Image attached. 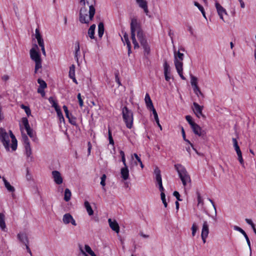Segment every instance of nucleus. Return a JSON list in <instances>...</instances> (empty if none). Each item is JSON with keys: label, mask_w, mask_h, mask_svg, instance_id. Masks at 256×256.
Listing matches in <instances>:
<instances>
[{"label": "nucleus", "mask_w": 256, "mask_h": 256, "mask_svg": "<svg viewBox=\"0 0 256 256\" xmlns=\"http://www.w3.org/2000/svg\"><path fill=\"white\" fill-rule=\"evenodd\" d=\"M80 4L82 6L80 10L79 20L82 24H88L94 18L96 12L95 0H80Z\"/></svg>", "instance_id": "f257e3e1"}, {"label": "nucleus", "mask_w": 256, "mask_h": 256, "mask_svg": "<svg viewBox=\"0 0 256 256\" xmlns=\"http://www.w3.org/2000/svg\"><path fill=\"white\" fill-rule=\"evenodd\" d=\"M130 33L131 39L132 40V44H134V48H139V45L136 40V33L137 34V37L138 40L145 38V36L144 35V32L141 28L140 24L138 22L137 20L135 18H133L131 20Z\"/></svg>", "instance_id": "f03ea898"}, {"label": "nucleus", "mask_w": 256, "mask_h": 256, "mask_svg": "<svg viewBox=\"0 0 256 256\" xmlns=\"http://www.w3.org/2000/svg\"><path fill=\"white\" fill-rule=\"evenodd\" d=\"M38 47L36 44L33 45L30 50V58L35 62L34 73L38 72L39 70L42 68V60L40 52H38Z\"/></svg>", "instance_id": "7ed1b4c3"}, {"label": "nucleus", "mask_w": 256, "mask_h": 256, "mask_svg": "<svg viewBox=\"0 0 256 256\" xmlns=\"http://www.w3.org/2000/svg\"><path fill=\"white\" fill-rule=\"evenodd\" d=\"M174 168L176 170L178 176L181 180L182 184L186 186L190 182V178L186 168L180 164H176Z\"/></svg>", "instance_id": "20e7f679"}, {"label": "nucleus", "mask_w": 256, "mask_h": 256, "mask_svg": "<svg viewBox=\"0 0 256 256\" xmlns=\"http://www.w3.org/2000/svg\"><path fill=\"white\" fill-rule=\"evenodd\" d=\"M122 115L123 120L128 128H132L133 126L134 115L132 112L126 106L122 108Z\"/></svg>", "instance_id": "39448f33"}, {"label": "nucleus", "mask_w": 256, "mask_h": 256, "mask_svg": "<svg viewBox=\"0 0 256 256\" xmlns=\"http://www.w3.org/2000/svg\"><path fill=\"white\" fill-rule=\"evenodd\" d=\"M0 140L4 146L6 150H10V138L9 136L5 129L0 128Z\"/></svg>", "instance_id": "423d86ee"}, {"label": "nucleus", "mask_w": 256, "mask_h": 256, "mask_svg": "<svg viewBox=\"0 0 256 256\" xmlns=\"http://www.w3.org/2000/svg\"><path fill=\"white\" fill-rule=\"evenodd\" d=\"M174 64L175 67L180 68L183 66L182 61L184 58V54L180 52V50L176 51L175 47H174Z\"/></svg>", "instance_id": "0eeeda50"}, {"label": "nucleus", "mask_w": 256, "mask_h": 256, "mask_svg": "<svg viewBox=\"0 0 256 256\" xmlns=\"http://www.w3.org/2000/svg\"><path fill=\"white\" fill-rule=\"evenodd\" d=\"M18 238L20 242L26 246L27 252L32 255V254L31 250L28 246V240L26 234L24 232H20L18 234Z\"/></svg>", "instance_id": "6e6552de"}, {"label": "nucleus", "mask_w": 256, "mask_h": 256, "mask_svg": "<svg viewBox=\"0 0 256 256\" xmlns=\"http://www.w3.org/2000/svg\"><path fill=\"white\" fill-rule=\"evenodd\" d=\"M215 6L220 18L224 22V15H227L226 10L218 2H216Z\"/></svg>", "instance_id": "1a4fd4ad"}, {"label": "nucleus", "mask_w": 256, "mask_h": 256, "mask_svg": "<svg viewBox=\"0 0 256 256\" xmlns=\"http://www.w3.org/2000/svg\"><path fill=\"white\" fill-rule=\"evenodd\" d=\"M193 111L198 118L200 116H204L202 114V110L203 106H200L198 103L194 102L193 103V107L192 108Z\"/></svg>", "instance_id": "9d476101"}, {"label": "nucleus", "mask_w": 256, "mask_h": 256, "mask_svg": "<svg viewBox=\"0 0 256 256\" xmlns=\"http://www.w3.org/2000/svg\"><path fill=\"white\" fill-rule=\"evenodd\" d=\"M52 176L54 180L57 184H60L62 183L63 179L60 172L57 170L52 172Z\"/></svg>", "instance_id": "9b49d317"}, {"label": "nucleus", "mask_w": 256, "mask_h": 256, "mask_svg": "<svg viewBox=\"0 0 256 256\" xmlns=\"http://www.w3.org/2000/svg\"><path fill=\"white\" fill-rule=\"evenodd\" d=\"M136 2L138 6L142 8L144 13L148 15L149 11L147 2L146 0H136Z\"/></svg>", "instance_id": "f8f14e48"}, {"label": "nucleus", "mask_w": 256, "mask_h": 256, "mask_svg": "<svg viewBox=\"0 0 256 256\" xmlns=\"http://www.w3.org/2000/svg\"><path fill=\"white\" fill-rule=\"evenodd\" d=\"M142 46L144 49V54H148L150 52V47L145 38L139 40Z\"/></svg>", "instance_id": "ddd939ff"}, {"label": "nucleus", "mask_w": 256, "mask_h": 256, "mask_svg": "<svg viewBox=\"0 0 256 256\" xmlns=\"http://www.w3.org/2000/svg\"><path fill=\"white\" fill-rule=\"evenodd\" d=\"M62 220L65 224H68L70 223L71 224H76L74 220L72 215L68 213L64 214Z\"/></svg>", "instance_id": "4468645a"}, {"label": "nucleus", "mask_w": 256, "mask_h": 256, "mask_svg": "<svg viewBox=\"0 0 256 256\" xmlns=\"http://www.w3.org/2000/svg\"><path fill=\"white\" fill-rule=\"evenodd\" d=\"M209 233V228L208 225H203V227L202 230L201 236L202 241L204 243L206 242V238L208 236Z\"/></svg>", "instance_id": "2eb2a0df"}, {"label": "nucleus", "mask_w": 256, "mask_h": 256, "mask_svg": "<svg viewBox=\"0 0 256 256\" xmlns=\"http://www.w3.org/2000/svg\"><path fill=\"white\" fill-rule=\"evenodd\" d=\"M121 176L124 180H127L129 178V170L127 166H124L120 170Z\"/></svg>", "instance_id": "dca6fc26"}, {"label": "nucleus", "mask_w": 256, "mask_h": 256, "mask_svg": "<svg viewBox=\"0 0 256 256\" xmlns=\"http://www.w3.org/2000/svg\"><path fill=\"white\" fill-rule=\"evenodd\" d=\"M26 154L28 158V160L32 161L33 157L32 156V149L30 148V144H24Z\"/></svg>", "instance_id": "f3484780"}, {"label": "nucleus", "mask_w": 256, "mask_h": 256, "mask_svg": "<svg viewBox=\"0 0 256 256\" xmlns=\"http://www.w3.org/2000/svg\"><path fill=\"white\" fill-rule=\"evenodd\" d=\"M234 230H238V232H240V233H242L244 236V238L246 240V242L248 244V245L250 248V250H251V248H250V240L248 238V236H247L246 234V232L242 229L241 228H240L238 226H234Z\"/></svg>", "instance_id": "a211bd4d"}, {"label": "nucleus", "mask_w": 256, "mask_h": 256, "mask_svg": "<svg viewBox=\"0 0 256 256\" xmlns=\"http://www.w3.org/2000/svg\"><path fill=\"white\" fill-rule=\"evenodd\" d=\"M191 128H192L194 132L199 136H201L204 134L203 131H202V130L201 128L196 124H193Z\"/></svg>", "instance_id": "6ab92c4d"}, {"label": "nucleus", "mask_w": 256, "mask_h": 256, "mask_svg": "<svg viewBox=\"0 0 256 256\" xmlns=\"http://www.w3.org/2000/svg\"><path fill=\"white\" fill-rule=\"evenodd\" d=\"M10 134L12 142L11 148L12 150H15L17 148V140L11 130H10Z\"/></svg>", "instance_id": "aec40b11"}, {"label": "nucleus", "mask_w": 256, "mask_h": 256, "mask_svg": "<svg viewBox=\"0 0 256 256\" xmlns=\"http://www.w3.org/2000/svg\"><path fill=\"white\" fill-rule=\"evenodd\" d=\"M96 26L95 24H92L90 28L88 30V36L91 39H94V32H95V28H96Z\"/></svg>", "instance_id": "412c9836"}, {"label": "nucleus", "mask_w": 256, "mask_h": 256, "mask_svg": "<svg viewBox=\"0 0 256 256\" xmlns=\"http://www.w3.org/2000/svg\"><path fill=\"white\" fill-rule=\"evenodd\" d=\"M154 174H155V179L157 182L162 181V176L160 174V170L158 167H156L154 170Z\"/></svg>", "instance_id": "4be33fe9"}, {"label": "nucleus", "mask_w": 256, "mask_h": 256, "mask_svg": "<svg viewBox=\"0 0 256 256\" xmlns=\"http://www.w3.org/2000/svg\"><path fill=\"white\" fill-rule=\"evenodd\" d=\"M144 100L147 108H148L150 109L152 108V107H154L150 98L148 94H146Z\"/></svg>", "instance_id": "5701e85b"}, {"label": "nucleus", "mask_w": 256, "mask_h": 256, "mask_svg": "<svg viewBox=\"0 0 256 256\" xmlns=\"http://www.w3.org/2000/svg\"><path fill=\"white\" fill-rule=\"evenodd\" d=\"M2 180L4 181V186L10 192H14L15 190L14 187L11 186L10 182H8L4 177L2 178Z\"/></svg>", "instance_id": "b1692460"}, {"label": "nucleus", "mask_w": 256, "mask_h": 256, "mask_svg": "<svg viewBox=\"0 0 256 256\" xmlns=\"http://www.w3.org/2000/svg\"><path fill=\"white\" fill-rule=\"evenodd\" d=\"M27 134L32 139L33 141H36L37 138L36 133L34 132L33 130L31 128H28L26 130Z\"/></svg>", "instance_id": "393cba45"}, {"label": "nucleus", "mask_w": 256, "mask_h": 256, "mask_svg": "<svg viewBox=\"0 0 256 256\" xmlns=\"http://www.w3.org/2000/svg\"><path fill=\"white\" fill-rule=\"evenodd\" d=\"M84 206L86 210V211H87L88 214L90 216L94 214V211H93L90 203L88 201H86V202H84Z\"/></svg>", "instance_id": "a878e982"}, {"label": "nucleus", "mask_w": 256, "mask_h": 256, "mask_svg": "<svg viewBox=\"0 0 256 256\" xmlns=\"http://www.w3.org/2000/svg\"><path fill=\"white\" fill-rule=\"evenodd\" d=\"M104 32V24L103 22H100L98 24V35L100 38H102Z\"/></svg>", "instance_id": "bb28decb"}, {"label": "nucleus", "mask_w": 256, "mask_h": 256, "mask_svg": "<svg viewBox=\"0 0 256 256\" xmlns=\"http://www.w3.org/2000/svg\"><path fill=\"white\" fill-rule=\"evenodd\" d=\"M232 140V142H233V144H234V150L237 154V155L242 154V152H241L240 148L238 145V142H237L236 138H233Z\"/></svg>", "instance_id": "cd10ccee"}, {"label": "nucleus", "mask_w": 256, "mask_h": 256, "mask_svg": "<svg viewBox=\"0 0 256 256\" xmlns=\"http://www.w3.org/2000/svg\"><path fill=\"white\" fill-rule=\"evenodd\" d=\"M72 193L68 188H66L64 190V200L66 202H68L71 198Z\"/></svg>", "instance_id": "c85d7f7f"}, {"label": "nucleus", "mask_w": 256, "mask_h": 256, "mask_svg": "<svg viewBox=\"0 0 256 256\" xmlns=\"http://www.w3.org/2000/svg\"><path fill=\"white\" fill-rule=\"evenodd\" d=\"M84 250L86 252V254L88 253L91 256H96L94 252L92 250L90 247L88 245L85 244L84 248Z\"/></svg>", "instance_id": "c756f323"}, {"label": "nucleus", "mask_w": 256, "mask_h": 256, "mask_svg": "<svg viewBox=\"0 0 256 256\" xmlns=\"http://www.w3.org/2000/svg\"><path fill=\"white\" fill-rule=\"evenodd\" d=\"M22 123L26 130L30 128L28 120L26 118H22Z\"/></svg>", "instance_id": "7c9ffc66"}, {"label": "nucleus", "mask_w": 256, "mask_h": 256, "mask_svg": "<svg viewBox=\"0 0 256 256\" xmlns=\"http://www.w3.org/2000/svg\"><path fill=\"white\" fill-rule=\"evenodd\" d=\"M164 74H170V68L166 60L164 63Z\"/></svg>", "instance_id": "2f4dec72"}, {"label": "nucleus", "mask_w": 256, "mask_h": 256, "mask_svg": "<svg viewBox=\"0 0 256 256\" xmlns=\"http://www.w3.org/2000/svg\"><path fill=\"white\" fill-rule=\"evenodd\" d=\"M182 136L184 140H185L186 142H188L191 146L192 147L193 150H195V152L196 153H198L196 150L194 148L193 144L188 140L186 139V134H185L184 129L182 127Z\"/></svg>", "instance_id": "473e14b6"}, {"label": "nucleus", "mask_w": 256, "mask_h": 256, "mask_svg": "<svg viewBox=\"0 0 256 256\" xmlns=\"http://www.w3.org/2000/svg\"><path fill=\"white\" fill-rule=\"evenodd\" d=\"M50 102L52 104V106L54 108L55 110L60 108L57 102L53 99L52 98L50 97L48 99Z\"/></svg>", "instance_id": "72a5a7b5"}, {"label": "nucleus", "mask_w": 256, "mask_h": 256, "mask_svg": "<svg viewBox=\"0 0 256 256\" xmlns=\"http://www.w3.org/2000/svg\"><path fill=\"white\" fill-rule=\"evenodd\" d=\"M182 66H180V68L178 67H176V71H177L178 75L183 80H185L186 78L183 76V74H182V71H183Z\"/></svg>", "instance_id": "f704fd0d"}, {"label": "nucleus", "mask_w": 256, "mask_h": 256, "mask_svg": "<svg viewBox=\"0 0 256 256\" xmlns=\"http://www.w3.org/2000/svg\"><path fill=\"white\" fill-rule=\"evenodd\" d=\"M38 82L40 84L38 88H46L47 87V84L46 82L41 78L38 80Z\"/></svg>", "instance_id": "c9c22d12"}, {"label": "nucleus", "mask_w": 256, "mask_h": 256, "mask_svg": "<svg viewBox=\"0 0 256 256\" xmlns=\"http://www.w3.org/2000/svg\"><path fill=\"white\" fill-rule=\"evenodd\" d=\"M68 76L70 78L75 76V66L74 65L70 66Z\"/></svg>", "instance_id": "e433bc0d"}, {"label": "nucleus", "mask_w": 256, "mask_h": 256, "mask_svg": "<svg viewBox=\"0 0 256 256\" xmlns=\"http://www.w3.org/2000/svg\"><path fill=\"white\" fill-rule=\"evenodd\" d=\"M197 80L198 79L196 76L190 74V83L192 86L198 85Z\"/></svg>", "instance_id": "4c0bfd02"}, {"label": "nucleus", "mask_w": 256, "mask_h": 256, "mask_svg": "<svg viewBox=\"0 0 256 256\" xmlns=\"http://www.w3.org/2000/svg\"><path fill=\"white\" fill-rule=\"evenodd\" d=\"M24 110L26 115L28 116L31 114V111L30 108L28 106H24V104H22L20 106Z\"/></svg>", "instance_id": "58836bf2"}, {"label": "nucleus", "mask_w": 256, "mask_h": 256, "mask_svg": "<svg viewBox=\"0 0 256 256\" xmlns=\"http://www.w3.org/2000/svg\"><path fill=\"white\" fill-rule=\"evenodd\" d=\"M22 142H23L24 145L30 144L28 136L26 134H23L22 133Z\"/></svg>", "instance_id": "ea45409f"}, {"label": "nucleus", "mask_w": 256, "mask_h": 256, "mask_svg": "<svg viewBox=\"0 0 256 256\" xmlns=\"http://www.w3.org/2000/svg\"><path fill=\"white\" fill-rule=\"evenodd\" d=\"M56 112L60 122L64 121V118L60 108L56 110Z\"/></svg>", "instance_id": "a19ab883"}, {"label": "nucleus", "mask_w": 256, "mask_h": 256, "mask_svg": "<svg viewBox=\"0 0 256 256\" xmlns=\"http://www.w3.org/2000/svg\"><path fill=\"white\" fill-rule=\"evenodd\" d=\"M122 40L124 43L126 42V44H130L128 39V34H126V32H124V38H122Z\"/></svg>", "instance_id": "79ce46f5"}, {"label": "nucleus", "mask_w": 256, "mask_h": 256, "mask_svg": "<svg viewBox=\"0 0 256 256\" xmlns=\"http://www.w3.org/2000/svg\"><path fill=\"white\" fill-rule=\"evenodd\" d=\"M69 122L74 126L76 125V118L72 115L68 118Z\"/></svg>", "instance_id": "37998d69"}, {"label": "nucleus", "mask_w": 256, "mask_h": 256, "mask_svg": "<svg viewBox=\"0 0 256 256\" xmlns=\"http://www.w3.org/2000/svg\"><path fill=\"white\" fill-rule=\"evenodd\" d=\"M120 156H121L122 162L124 166H127L126 164V160L125 154H124V152H123L122 150H120Z\"/></svg>", "instance_id": "c03bdc74"}, {"label": "nucleus", "mask_w": 256, "mask_h": 256, "mask_svg": "<svg viewBox=\"0 0 256 256\" xmlns=\"http://www.w3.org/2000/svg\"><path fill=\"white\" fill-rule=\"evenodd\" d=\"M150 110H151L152 112V114H154V118L156 120V122H158V114L156 112V109L154 108V107H152V108L150 109Z\"/></svg>", "instance_id": "a18cd8bd"}, {"label": "nucleus", "mask_w": 256, "mask_h": 256, "mask_svg": "<svg viewBox=\"0 0 256 256\" xmlns=\"http://www.w3.org/2000/svg\"><path fill=\"white\" fill-rule=\"evenodd\" d=\"M161 199L164 204V207L166 208L167 206V203L166 202V196L164 192H162L160 193Z\"/></svg>", "instance_id": "49530a36"}, {"label": "nucleus", "mask_w": 256, "mask_h": 256, "mask_svg": "<svg viewBox=\"0 0 256 256\" xmlns=\"http://www.w3.org/2000/svg\"><path fill=\"white\" fill-rule=\"evenodd\" d=\"M186 119L188 122V124L190 125V126H192L193 124H196L194 122L192 121V118L190 116H186Z\"/></svg>", "instance_id": "de8ad7c7"}, {"label": "nucleus", "mask_w": 256, "mask_h": 256, "mask_svg": "<svg viewBox=\"0 0 256 256\" xmlns=\"http://www.w3.org/2000/svg\"><path fill=\"white\" fill-rule=\"evenodd\" d=\"M193 88V90H194V92L198 96V94H202V92H200V88H198V86H192Z\"/></svg>", "instance_id": "09e8293b"}, {"label": "nucleus", "mask_w": 256, "mask_h": 256, "mask_svg": "<svg viewBox=\"0 0 256 256\" xmlns=\"http://www.w3.org/2000/svg\"><path fill=\"white\" fill-rule=\"evenodd\" d=\"M197 197L198 205L201 204L202 206L204 204L203 199L201 197L200 194L198 192H197Z\"/></svg>", "instance_id": "8fccbe9b"}, {"label": "nucleus", "mask_w": 256, "mask_h": 256, "mask_svg": "<svg viewBox=\"0 0 256 256\" xmlns=\"http://www.w3.org/2000/svg\"><path fill=\"white\" fill-rule=\"evenodd\" d=\"M106 176L105 174H102V177L100 178L101 181H100V184L104 187L106 186Z\"/></svg>", "instance_id": "3c124183"}, {"label": "nucleus", "mask_w": 256, "mask_h": 256, "mask_svg": "<svg viewBox=\"0 0 256 256\" xmlns=\"http://www.w3.org/2000/svg\"><path fill=\"white\" fill-rule=\"evenodd\" d=\"M108 140H109L110 144L114 145V141L113 140V138H112V132H111V131H110V128H108Z\"/></svg>", "instance_id": "603ef678"}, {"label": "nucleus", "mask_w": 256, "mask_h": 256, "mask_svg": "<svg viewBox=\"0 0 256 256\" xmlns=\"http://www.w3.org/2000/svg\"><path fill=\"white\" fill-rule=\"evenodd\" d=\"M134 156L135 157V158H136V160H138V162H139V164H140V167L142 168H144V164H142V162L140 160V157L138 156V155L136 154H134Z\"/></svg>", "instance_id": "864d4df0"}, {"label": "nucleus", "mask_w": 256, "mask_h": 256, "mask_svg": "<svg viewBox=\"0 0 256 256\" xmlns=\"http://www.w3.org/2000/svg\"><path fill=\"white\" fill-rule=\"evenodd\" d=\"M110 226L114 231L118 233L120 230L119 225H110Z\"/></svg>", "instance_id": "5fc2aeb1"}, {"label": "nucleus", "mask_w": 256, "mask_h": 256, "mask_svg": "<svg viewBox=\"0 0 256 256\" xmlns=\"http://www.w3.org/2000/svg\"><path fill=\"white\" fill-rule=\"evenodd\" d=\"M63 109H64V110L66 114V117L68 118L69 116H72L71 114H69V112H68V107L64 105L62 107Z\"/></svg>", "instance_id": "6e6d98bb"}, {"label": "nucleus", "mask_w": 256, "mask_h": 256, "mask_svg": "<svg viewBox=\"0 0 256 256\" xmlns=\"http://www.w3.org/2000/svg\"><path fill=\"white\" fill-rule=\"evenodd\" d=\"M4 220V214L3 213H0V224H6Z\"/></svg>", "instance_id": "4d7b16f0"}, {"label": "nucleus", "mask_w": 256, "mask_h": 256, "mask_svg": "<svg viewBox=\"0 0 256 256\" xmlns=\"http://www.w3.org/2000/svg\"><path fill=\"white\" fill-rule=\"evenodd\" d=\"M238 160L239 162H240V164L242 166H244V160L242 158V154H238Z\"/></svg>", "instance_id": "13d9d810"}, {"label": "nucleus", "mask_w": 256, "mask_h": 256, "mask_svg": "<svg viewBox=\"0 0 256 256\" xmlns=\"http://www.w3.org/2000/svg\"><path fill=\"white\" fill-rule=\"evenodd\" d=\"M37 41H38L39 46L40 48L44 46V41L42 38L37 40Z\"/></svg>", "instance_id": "bf43d9fd"}, {"label": "nucleus", "mask_w": 256, "mask_h": 256, "mask_svg": "<svg viewBox=\"0 0 256 256\" xmlns=\"http://www.w3.org/2000/svg\"><path fill=\"white\" fill-rule=\"evenodd\" d=\"M173 195L178 200L181 201L182 200L180 198V194L177 191H174L173 193Z\"/></svg>", "instance_id": "052dcab7"}, {"label": "nucleus", "mask_w": 256, "mask_h": 256, "mask_svg": "<svg viewBox=\"0 0 256 256\" xmlns=\"http://www.w3.org/2000/svg\"><path fill=\"white\" fill-rule=\"evenodd\" d=\"M44 88H38V92L40 94L41 96L44 97L45 96V92L44 91Z\"/></svg>", "instance_id": "680f3d73"}, {"label": "nucleus", "mask_w": 256, "mask_h": 256, "mask_svg": "<svg viewBox=\"0 0 256 256\" xmlns=\"http://www.w3.org/2000/svg\"><path fill=\"white\" fill-rule=\"evenodd\" d=\"M194 4L195 6H196L198 9L201 12V11H203V10H204V8L202 7V6L199 3H198V2H194Z\"/></svg>", "instance_id": "e2e57ef3"}, {"label": "nucleus", "mask_w": 256, "mask_h": 256, "mask_svg": "<svg viewBox=\"0 0 256 256\" xmlns=\"http://www.w3.org/2000/svg\"><path fill=\"white\" fill-rule=\"evenodd\" d=\"M36 40L42 38V36L40 34L38 28H36Z\"/></svg>", "instance_id": "0e129e2a"}, {"label": "nucleus", "mask_w": 256, "mask_h": 256, "mask_svg": "<svg viewBox=\"0 0 256 256\" xmlns=\"http://www.w3.org/2000/svg\"><path fill=\"white\" fill-rule=\"evenodd\" d=\"M197 229L198 228L196 225H192V236H194L195 235Z\"/></svg>", "instance_id": "69168bd1"}, {"label": "nucleus", "mask_w": 256, "mask_h": 256, "mask_svg": "<svg viewBox=\"0 0 256 256\" xmlns=\"http://www.w3.org/2000/svg\"><path fill=\"white\" fill-rule=\"evenodd\" d=\"M158 184L159 186V190L161 192H163L164 190V188L162 186V181L158 182Z\"/></svg>", "instance_id": "338daca9"}, {"label": "nucleus", "mask_w": 256, "mask_h": 256, "mask_svg": "<svg viewBox=\"0 0 256 256\" xmlns=\"http://www.w3.org/2000/svg\"><path fill=\"white\" fill-rule=\"evenodd\" d=\"M75 52H80V44L78 42L75 44Z\"/></svg>", "instance_id": "774afa93"}]
</instances>
